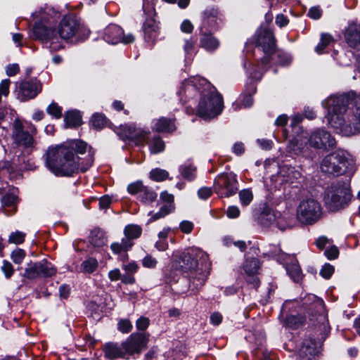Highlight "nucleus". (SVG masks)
<instances>
[{"label":"nucleus","instance_id":"1","mask_svg":"<svg viewBox=\"0 0 360 360\" xmlns=\"http://www.w3.org/2000/svg\"><path fill=\"white\" fill-rule=\"evenodd\" d=\"M86 148L87 144L85 142L75 140L68 144L51 148L47 152V167L56 176H72L79 169L85 172L92 165L94 160L91 148L86 164L79 162L78 156L75 153L84 154Z\"/></svg>","mask_w":360,"mask_h":360},{"label":"nucleus","instance_id":"2","mask_svg":"<svg viewBox=\"0 0 360 360\" xmlns=\"http://www.w3.org/2000/svg\"><path fill=\"white\" fill-rule=\"evenodd\" d=\"M330 124L346 136L360 133V95L352 99L346 95L328 100Z\"/></svg>","mask_w":360,"mask_h":360},{"label":"nucleus","instance_id":"3","mask_svg":"<svg viewBox=\"0 0 360 360\" xmlns=\"http://www.w3.org/2000/svg\"><path fill=\"white\" fill-rule=\"evenodd\" d=\"M173 266L187 274L195 288L204 285L210 269L207 255L197 248L186 249L174 260Z\"/></svg>","mask_w":360,"mask_h":360},{"label":"nucleus","instance_id":"4","mask_svg":"<svg viewBox=\"0 0 360 360\" xmlns=\"http://www.w3.org/2000/svg\"><path fill=\"white\" fill-rule=\"evenodd\" d=\"M351 199L349 184L343 181H338L328 186L325 191L323 198L326 207L331 212L345 208Z\"/></svg>","mask_w":360,"mask_h":360},{"label":"nucleus","instance_id":"5","mask_svg":"<svg viewBox=\"0 0 360 360\" xmlns=\"http://www.w3.org/2000/svg\"><path fill=\"white\" fill-rule=\"evenodd\" d=\"M204 89L198 104V114L205 119H210L219 115L224 108L223 98L214 87Z\"/></svg>","mask_w":360,"mask_h":360},{"label":"nucleus","instance_id":"6","mask_svg":"<svg viewBox=\"0 0 360 360\" xmlns=\"http://www.w3.org/2000/svg\"><path fill=\"white\" fill-rule=\"evenodd\" d=\"M217 11L213 8L207 9L204 12L202 26L200 28L201 37L200 39V46L207 51L212 52L217 49L220 45L219 40L213 36L210 32L206 30L209 27H214L217 24Z\"/></svg>","mask_w":360,"mask_h":360},{"label":"nucleus","instance_id":"7","mask_svg":"<svg viewBox=\"0 0 360 360\" xmlns=\"http://www.w3.org/2000/svg\"><path fill=\"white\" fill-rule=\"evenodd\" d=\"M349 165H351L344 153L337 150L323 159L321 163V169L326 174L340 175L347 172H350Z\"/></svg>","mask_w":360,"mask_h":360},{"label":"nucleus","instance_id":"8","mask_svg":"<svg viewBox=\"0 0 360 360\" xmlns=\"http://www.w3.org/2000/svg\"><path fill=\"white\" fill-rule=\"evenodd\" d=\"M321 207L318 201L312 198L302 200L297 209V217L304 224H312L320 218Z\"/></svg>","mask_w":360,"mask_h":360},{"label":"nucleus","instance_id":"9","mask_svg":"<svg viewBox=\"0 0 360 360\" xmlns=\"http://www.w3.org/2000/svg\"><path fill=\"white\" fill-rule=\"evenodd\" d=\"M214 191L221 198H229L234 195L237 191V179L233 173L221 174L214 179Z\"/></svg>","mask_w":360,"mask_h":360},{"label":"nucleus","instance_id":"10","mask_svg":"<svg viewBox=\"0 0 360 360\" xmlns=\"http://www.w3.org/2000/svg\"><path fill=\"white\" fill-rule=\"evenodd\" d=\"M256 47L264 52V56L261 59L263 65L270 63V56L275 53L276 44L273 33L269 30L261 31L257 37Z\"/></svg>","mask_w":360,"mask_h":360},{"label":"nucleus","instance_id":"11","mask_svg":"<svg viewBox=\"0 0 360 360\" xmlns=\"http://www.w3.org/2000/svg\"><path fill=\"white\" fill-rule=\"evenodd\" d=\"M149 334L146 333H134L122 343L126 354H139L147 347Z\"/></svg>","mask_w":360,"mask_h":360},{"label":"nucleus","instance_id":"12","mask_svg":"<svg viewBox=\"0 0 360 360\" xmlns=\"http://www.w3.org/2000/svg\"><path fill=\"white\" fill-rule=\"evenodd\" d=\"M308 143L312 148L325 150L333 148L336 143L331 134L321 129L311 132L308 138Z\"/></svg>","mask_w":360,"mask_h":360},{"label":"nucleus","instance_id":"13","mask_svg":"<svg viewBox=\"0 0 360 360\" xmlns=\"http://www.w3.org/2000/svg\"><path fill=\"white\" fill-rule=\"evenodd\" d=\"M41 91V84L37 80L22 81L18 86V98L22 101L35 98Z\"/></svg>","mask_w":360,"mask_h":360},{"label":"nucleus","instance_id":"14","mask_svg":"<svg viewBox=\"0 0 360 360\" xmlns=\"http://www.w3.org/2000/svg\"><path fill=\"white\" fill-rule=\"evenodd\" d=\"M79 30V24L73 16H65L61 20L58 33L63 39H69L77 33Z\"/></svg>","mask_w":360,"mask_h":360},{"label":"nucleus","instance_id":"15","mask_svg":"<svg viewBox=\"0 0 360 360\" xmlns=\"http://www.w3.org/2000/svg\"><path fill=\"white\" fill-rule=\"evenodd\" d=\"M13 127V136L18 145L25 148H30L33 146L34 139L32 135L23 130L22 123L19 120L14 121Z\"/></svg>","mask_w":360,"mask_h":360},{"label":"nucleus","instance_id":"16","mask_svg":"<svg viewBox=\"0 0 360 360\" xmlns=\"http://www.w3.org/2000/svg\"><path fill=\"white\" fill-rule=\"evenodd\" d=\"M321 343L314 339L309 338L304 340L300 349V356L305 360H313L320 352Z\"/></svg>","mask_w":360,"mask_h":360},{"label":"nucleus","instance_id":"17","mask_svg":"<svg viewBox=\"0 0 360 360\" xmlns=\"http://www.w3.org/2000/svg\"><path fill=\"white\" fill-rule=\"evenodd\" d=\"M197 79H193L183 82L178 95L183 103H186L190 98H194L198 95V87L196 86Z\"/></svg>","mask_w":360,"mask_h":360},{"label":"nucleus","instance_id":"18","mask_svg":"<svg viewBox=\"0 0 360 360\" xmlns=\"http://www.w3.org/2000/svg\"><path fill=\"white\" fill-rule=\"evenodd\" d=\"M345 39L347 44L352 48H356L360 45V24L352 22L345 29Z\"/></svg>","mask_w":360,"mask_h":360},{"label":"nucleus","instance_id":"19","mask_svg":"<svg viewBox=\"0 0 360 360\" xmlns=\"http://www.w3.org/2000/svg\"><path fill=\"white\" fill-rule=\"evenodd\" d=\"M259 268V261L256 258L248 259L243 266L245 274L249 276L248 282L252 283L255 288L258 287L259 281L255 275Z\"/></svg>","mask_w":360,"mask_h":360},{"label":"nucleus","instance_id":"20","mask_svg":"<svg viewBox=\"0 0 360 360\" xmlns=\"http://www.w3.org/2000/svg\"><path fill=\"white\" fill-rule=\"evenodd\" d=\"M33 34L37 39L41 41L53 39L57 34L53 29L49 27V25H44L43 22L35 24L33 27Z\"/></svg>","mask_w":360,"mask_h":360},{"label":"nucleus","instance_id":"21","mask_svg":"<svg viewBox=\"0 0 360 360\" xmlns=\"http://www.w3.org/2000/svg\"><path fill=\"white\" fill-rule=\"evenodd\" d=\"M301 174L295 167L284 165L278 174V179L282 183L292 184L295 180L298 179Z\"/></svg>","mask_w":360,"mask_h":360},{"label":"nucleus","instance_id":"22","mask_svg":"<svg viewBox=\"0 0 360 360\" xmlns=\"http://www.w3.org/2000/svg\"><path fill=\"white\" fill-rule=\"evenodd\" d=\"M123 30L120 26L110 25L105 29L103 38L109 44H116L120 42Z\"/></svg>","mask_w":360,"mask_h":360},{"label":"nucleus","instance_id":"23","mask_svg":"<svg viewBox=\"0 0 360 360\" xmlns=\"http://www.w3.org/2000/svg\"><path fill=\"white\" fill-rule=\"evenodd\" d=\"M144 39L148 42H154L158 35L159 27L153 19H148L143 24Z\"/></svg>","mask_w":360,"mask_h":360},{"label":"nucleus","instance_id":"24","mask_svg":"<svg viewBox=\"0 0 360 360\" xmlns=\"http://www.w3.org/2000/svg\"><path fill=\"white\" fill-rule=\"evenodd\" d=\"M307 149L306 140L300 136L291 140L287 146V151L292 155L304 153Z\"/></svg>","mask_w":360,"mask_h":360},{"label":"nucleus","instance_id":"25","mask_svg":"<svg viewBox=\"0 0 360 360\" xmlns=\"http://www.w3.org/2000/svg\"><path fill=\"white\" fill-rule=\"evenodd\" d=\"M105 356L109 359L124 358L126 353L122 346L117 343L108 342L104 346Z\"/></svg>","mask_w":360,"mask_h":360},{"label":"nucleus","instance_id":"26","mask_svg":"<svg viewBox=\"0 0 360 360\" xmlns=\"http://www.w3.org/2000/svg\"><path fill=\"white\" fill-rule=\"evenodd\" d=\"M153 129L158 132H172L176 129L174 120L166 117H161L155 120Z\"/></svg>","mask_w":360,"mask_h":360},{"label":"nucleus","instance_id":"27","mask_svg":"<svg viewBox=\"0 0 360 360\" xmlns=\"http://www.w3.org/2000/svg\"><path fill=\"white\" fill-rule=\"evenodd\" d=\"M276 220L274 211L268 207H264L257 217V221L263 226H269Z\"/></svg>","mask_w":360,"mask_h":360},{"label":"nucleus","instance_id":"28","mask_svg":"<svg viewBox=\"0 0 360 360\" xmlns=\"http://www.w3.org/2000/svg\"><path fill=\"white\" fill-rule=\"evenodd\" d=\"M89 238L91 243L96 247H102L107 243L105 233L98 229H94L91 231Z\"/></svg>","mask_w":360,"mask_h":360},{"label":"nucleus","instance_id":"29","mask_svg":"<svg viewBox=\"0 0 360 360\" xmlns=\"http://www.w3.org/2000/svg\"><path fill=\"white\" fill-rule=\"evenodd\" d=\"M22 276L30 280L40 277L39 262H30L27 264Z\"/></svg>","mask_w":360,"mask_h":360},{"label":"nucleus","instance_id":"30","mask_svg":"<svg viewBox=\"0 0 360 360\" xmlns=\"http://www.w3.org/2000/svg\"><path fill=\"white\" fill-rule=\"evenodd\" d=\"M286 271L295 282H300L302 280V271L300 266L296 261L286 265Z\"/></svg>","mask_w":360,"mask_h":360},{"label":"nucleus","instance_id":"31","mask_svg":"<svg viewBox=\"0 0 360 360\" xmlns=\"http://www.w3.org/2000/svg\"><path fill=\"white\" fill-rule=\"evenodd\" d=\"M65 124L68 127H77L82 124V116L79 111L71 110L65 116Z\"/></svg>","mask_w":360,"mask_h":360},{"label":"nucleus","instance_id":"32","mask_svg":"<svg viewBox=\"0 0 360 360\" xmlns=\"http://www.w3.org/2000/svg\"><path fill=\"white\" fill-rule=\"evenodd\" d=\"M1 203L3 208L13 207L14 210H16V205L18 203V197L11 193H7L1 198ZM5 214L9 216L11 214L8 213V211L4 209Z\"/></svg>","mask_w":360,"mask_h":360},{"label":"nucleus","instance_id":"33","mask_svg":"<svg viewBox=\"0 0 360 360\" xmlns=\"http://www.w3.org/2000/svg\"><path fill=\"white\" fill-rule=\"evenodd\" d=\"M133 243L129 239H122L121 242L113 243L110 248L115 254H120L122 252L127 251L131 246Z\"/></svg>","mask_w":360,"mask_h":360},{"label":"nucleus","instance_id":"34","mask_svg":"<svg viewBox=\"0 0 360 360\" xmlns=\"http://www.w3.org/2000/svg\"><path fill=\"white\" fill-rule=\"evenodd\" d=\"M180 173L183 178L191 181L196 176V167L191 164H185L181 166Z\"/></svg>","mask_w":360,"mask_h":360},{"label":"nucleus","instance_id":"35","mask_svg":"<svg viewBox=\"0 0 360 360\" xmlns=\"http://www.w3.org/2000/svg\"><path fill=\"white\" fill-rule=\"evenodd\" d=\"M40 277H50L53 276L56 270L54 266L46 260L39 262Z\"/></svg>","mask_w":360,"mask_h":360},{"label":"nucleus","instance_id":"36","mask_svg":"<svg viewBox=\"0 0 360 360\" xmlns=\"http://www.w3.org/2000/svg\"><path fill=\"white\" fill-rule=\"evenodd\" d=\"M141 233V229L137 225H128L124 229V235L126 238L124 239L131 240L137 238Z\"/></svg>","mask_w":360,"mask_h":360},{"label":"nucleus","instance_id":"37","mask_svg":"<svg viewBox=\"0 0 360 360\" xmlns=\"http://www.w3.org/2000/svg\"><path fill=\"white\" fill-rule=\"evenodd\" d=\"M98 267V262L94 258H89L84 261L81 264V271L84 273L91 274L94 272Z\"/></svg>","mask_w":360,"mask_h":360},{"label":"nucleus","instance_id":"38","mask_svg":"<svg viewBox=\"0 0 360 360\" xmlns=\"http://www.w3.org/2000/svg\"><path fill=\"white\" fill-rule=\"evenodd\" d=\"M156 198L157 194L146 186H145L140 196H138V198L144 203H150L153 202Z\"/></svg>","mask_w":360,"mask_h":360},{"label":"nucleus","instance_id":"39","mask_svg":"<svg viewBox=\"0 0 360 360\" xmlns=\"http://www.w3.org/2000/svg\"><path fill=\"white\" fill-rule=\"evenodd\" d=\"M91 125L96 129H102L107 124L106 117L99 113L94 114L91 119Z\"/></svg>","mask_w":360,"mask_h":360},{"label":"nucleus","instance_id":"40","mask_svg":"<svg viewBox=\"0 0 360 360\" xmlns=\"http://www.w3.org/2000/svg\"><path fill=\"white\" fill-rule=\"evenodd\" d=\"M26 233L20 231L12 232L8 239L9 243L15 245L22 244L25 239Z\"/></svg>","mask_w":360,"mask_h":360},{"label":"nucleus","instance_id":"41","mask_svg":"<svg viewBox=\"0 0 360 360\" xmlns=\"http://www.w3.org/2000/svg\"><path fill=\"white\" fill-rule=\"evenodd\" d=\"M165 148V143L160 137H154L150 145V150L152 153L162 152Z\"/></svg>","mask_w":360,"mask_h":360},{"label":"nucleus","instance_id":"42","mask_svg":"<svg viewBox=\"0 0 360 360\" xmlns=\"http://www.w3.org/2000/svg\"><path fill=\"white\" fill-rule=\"evenodd\" d=\"M168 176L169 174L166 170L159 168L154 169L150 172V177L156 181H164L168 177Z\"/></svg>","mask_w":360,"mask_h":360},{"label":"nucleus","instance_id":"43","mask_svg":"<svg viewBox=\"0 0 360 360\" xmlns=\"http://www.w3.org/2000/svg\"><path fill=\"white\" fill-rule=\"evenodd\" d=\"M148 135L149 131L138 129L136 131V136L131 141H134L137 145H143L147 141Z\"/></svg>","mask_w":360,"mask_h":360},{"label":"nucleus","instance_id":"44","mask_svg":"<svg viewBox=\"0 0 360 360\" xmlns=\"http://www.w3.org/2000/svg\"><path fill=\"white\" fill-rule=\"evenodd\" d=\"M25 256V251L20 248L14 250L11 255V259L15 264H21Z\"/></svg>","mask_w":360,"mask_h":360},{"label":"nucleus","instance_id":"45","mask_svg":"<svg viewBox=\"0 0 360 360\" xmlns=\"http://www.w3.org/2000/svg\"><path fill=\"white\" fill-rule=\"evenodd\" d=\"M145 186H143V183L138 181L129 184L127 191L131 195H138V196H140Z\"/></svg>","mask_w":360,"mask_h":360},{"label":"nucleus","instance_id":"46","mask_svg":"<svg viewBox=\"0 0 360 360\" xmlns=\"http://www.w3.org/2000/svg\"><path fill=\"white\" fill-rule=\"evenodd\" d=\"M333 40L332 37L328 34H323L321 37L320 43L316 47V51L318 53H322L324 49Z\"/></svg>","mask_w":360,"mask_h":360},{"label":"nucleus","instance_id":"47","mask_svg":"<svg viewBox=\"0 0 360 360\" xmlns=\"http://www.w3.org/2000/svg\"><path fill=\"white\" fill-rule=\"evenodd\" d=\"M240 200L243 205H248L253 199L252 192L250 189H244L239 193Z\"/></svg>","mask_w":360,"mask_h":360},{"label":"nucleus","instance_id":"48","mask_svg":"<svg viewBox=\"0 0 360 360\" xmlns=\"http://www.w3.org/2000/svg\"><path fill=\"white\" fill-rule=\"evenodd\" d=\"M138 129L132 125H124L122 126L121 131L126 139L132 140L136 136V131Z\"/></svg>","mask_w":360,"mask_h":360},{"label":"nucleus","instance_id":"49","mask_svg":"<svg viewBox=\"0 0 360 360\" xmlns=\"http://www.w3.org/2000/svg\"><path fill=\"white\" fill-rule=\"evenodd\" d=\"M132 328V324L129 319H122L118 323V330L123 333H129Z\"/></svg>","mask_w":360,"mask_h":360},{"label":"nucleus","instance_id":"50","mask_svg":"<svg viewBox=\"0 0 360 360\" xmlns=\"http://www.w3.org/2000/svg\"><path fill=\"white\" fill-rule=\"evenodd\" d=\"M47 112L49 115L56 118H60L62 115L61 108L55 103H53L47 108Z\"/></svg>","mask_w":360,"mask_h":360},{"label":"nucleus","instance_id":"51","mask_svg":"<svg viewBox=\"0 0 360 360\" xmlns=\"http://www.w3.org/2000/svg\"><path fill=\"white\" fill-rule=\"evenodd\" d=\"M1 271L4 274L5 276L7 278H9L12 276L14 272V269L12 264L6 260L3 262V264L1 266Z\"/></svg>","mask_w":360,"mask_h":360},{"label":"nucleus","instance_id":"52","mask_svg":"<svg viewBox=\"0 0 360 360\" xmlns=\"http://www.w3.org/2000/svg\"><path fill=\"white\" fill-rule=\"evenodd\" d=\"M334 273V267L330 264H326L320 271V274L324 278L328 279Z\"/></svg>","mask_w":360,"mask_h":360},{"label":"nucleus","instance_id":"53","mask_svg":"<svg viewBox=\"0 0 360 360\" xmlns=\"http://www.w3.org/2000/svg\"><path fill=\"white\" fill-rule=\"evenodd\" d=\"M288 219L286 217H283L278 219L277 221V226L281 231H285L287 229H290L293 226V223L292 221H288Z\"/></svg>","mask_w":360,"mask_h":360},{"label":"nucleus","instance_id":"54","mask_svg":"<svg viewBox=\"0 0 360 360\" xmlns=\"http://www.w3.org/2000/svg\"><path fill=\"white\" fill-rule=\"evenodd\" d=\"M158 261L151 255H146L142 260V264L146 268H155L157 265Z\"/></svg>","mask_w":360,"mask_h":360},{"label":"nucleus","instance_id":"55","mask_svg":"<svg viewBox=\"0 0 360 360\" xmlns=\"http://www.w3.org/2000/svg\"><path fill=\"white\" fill-rule=\"evenodd\" d=\"M11 81L8 79H6L1 81L0 83V94L4 96H7L9 94V86Z\"/></svg>","mask_w":360,"mask_h":360},{"label":"nucleus","instance_id":"56","mask_svg":"<svg viewBox=\"0 0 360 360\" xmlns=\"http://www.w3.org/2000/svg\"><path fill=\"white\" fill-rule=\"evenodd\" d=\"M322 15V11L319 6H314L309 9L308 15L314 20L319 19Z\"/></svg>","mask_w":360,"mask_h":360},{"label":"nucleus","instance_id":"57","mask_svg":"<svg viewBox=\"0 0 360 360\" xmlns=\"http://www.w3.org/2000/svg\"><path fill=\"white\" fill-rule=\"evenodd\" d=\"M136 328L139 330H145L149 326V319L146 317H141L136 323Z\"/></svg>","mask_w":360,"mask_h":360},{"label":"nucleus","instance_id":"58","mask_svg":"<svg viewBox=\"0 0 360 360\" xmlns=\"http://www.w3.org/2000/svg\"><path fill=\"white\" fill-rule=\"evenodd\" d=\"M212 193V190L209 187H202L198 190V195L200 198L205 200L210 197Z\"/></svg>","mask_w":360,"mask_h":360},{"label":"nucleus","instance_id":"59","mask_svg":"<svg viewBox=\"0 0 360 360\" xmlns=\"http://www.w3.org/2000/svg\"><path fill=\"white\" fill-rule=\"evenodd\" d=\"M284 324L288 327L295 328L299 326V321L295 316H290L285 319Z\"/></svg>","mask_w":360,"mask_h":360},{"label":"nucleus","instance_id":"60","mask_svg":"<svg viewBox=\"0 0 360 360\" xmlns=\"http://www.w3.org/2000/svg\"><path fill=\"white\" fill-rule=\"evenodd\" d=\"M181 30L187 34H191L193 30V25L188 20H184L181 25Z\"/></svg>","mask_w":360,"mask_h":360},{"label":"nucleus","instance_id":"61","mask_svg":"<svg viewBox=\"0 0 360 360\" xmlns=\"http://www.w3.org/2000/svg\"><path fill=\"white\" fill-rule=\"evenodd\" d=\"M19 70V66L16 63L8 65L6 68V75L9 77L15 75L18 73Z\"/></svg>","mask_w":360,"mask_h":360},{"label":"nucleus","instance_id":"62","mask_svg":"<svg viewBox=\"0 0 360 360\" xmlns=\"http://www.w3.org/2000/svg\"><path fill=\"white\" fill-rule=\"evenodd\" d=\"M174 210V203H164L160 209L161 213L164 215L167 216L169 213L172 212Z\"/></svg>","mask_w":360,"mask_h":360},{"label":"nucleus","instance_id":"63","mask_svg":"<svg viewBox=\"0 0 360 360\" xmlns=\"http://www.w3.org/2000/svg\"><path fill=\"white\" fill-rule=\"evenodd\" d=\"M195 44V40L193 39V38H190V39L185 40V43L184 45V50L186 52V53L188 54L193 51Z\"/></svg>","mask_w":360,"mask_h":360},{"label":"nucleus","instance_id":"64","mask_svg":"<svg viewBox=\"0 0 360 360\" xmlns=\"http://www.w3.org/2000/svg\"><path fill=\"white\" fill-rule=\"evenodd\" d=\"M180 229L183 233H190L193 229V224L191 221H184L180 224Z\"/></svg>","mask_w":360,"mask_h":360}]
</instances>
